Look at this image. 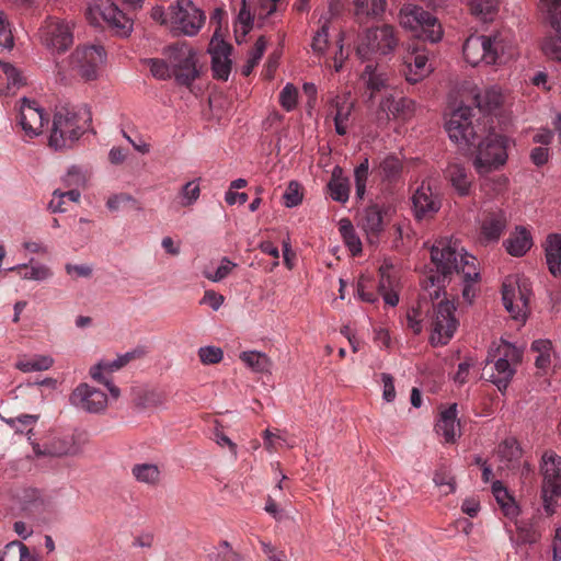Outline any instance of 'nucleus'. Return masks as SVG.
Listing matches in <instances>:
<instances>
[{"label":"nucleus","mask_w":561,"mask_h":561,"mask_svg":"<svg viewBox=\"0 0 561 561\" xmlns=\"http://www.w3.org/2000/svg\"><path fill=\"white\" fill-rule=\"evenodd\" d=\"M433 268L422 280L424 293L416 308H412L407 314L408 327L415 333L422 330L423 308L427 306V299L434 301L440 297L447 283L457 278L462 285V298L471 302L477 293L479 272L477 259L453 238H440L431 249Z\"/></svg>","instance_id":"nucleus-1"},{"label":"nucleus","mask_w":561,"mask_h":561,"mask_svg":"<svg viewBox=\"0 0 561 561\" xmlns=\"http://www.w3.org/2000/svg\"><path fill=\"white\" fill-rule=\"evenodd\" d=\"M473 110L459 106L446 122V130L459 149L474 152L473 165L481 175L504 165L507 159L508 139L505 136L490 134L478 119L473 122Z\"/></svg>","instance_id":"nucleus-2"},{"label":"nucleus","mask_w":561,"mask_h":561,"mask_svg":"<svg viewBox=\"0 0 561 561\" xmlns=\"http://www.w3.org/2000/svg\"><path fill=\"white\" fill-rule=\"evenodd\" d=\"M466 61L476 67L484 65H503L515 55V46L510 34L500 32L493 36L470 35L462 47Z\"/></svg>","instance_id":"nucleus-3"},{"label":"nucleus","mask_w":561,"mask_h":561,"mask_svg":"<svg viewBox=\"0 0 561 561\" xmlns=\"http://www.w3.org/2000/svg\"><path fill=\"white\" fill-rule=\"evenodd\" d=\"M92 116L85 106L56 107L48 145L55 150L72 148L85 133Z\"/></svg>","instance_id":"nucleus-4"},{"label":"nucleus","mask_w":561,"mask_h":561,"mask_svg":"<svg viewBox=\"0 0 561 561\" xmlns=\"http://www.w3.org/2000/svg\"><path fill=\"white\" fill-rule=\"evenodd\" d=\"M522 351L513 344L501 341L496 347H491L488 354V364L491 366L490 381L494 383L500 391H505L508 387L516 369V365L522 360Z\"/></svg>","instance_id":"nucleus-5"},{"label":"nucleus","mask_w":561,"mask_h":561,"mask_svg":"<svg viewBox=\"0 0 561 561\" xmlns=\"http://www.w3.org/2000/svg\"><path fill=\"white\" fill-rule=\"evenodd\" d=\"M399 21L402 27L431 43L438 42L443 36V30L437 18L416 4H404L400 9Z\"/></svg>","instance_id":"nucleus-6"},{"label":"nucleus","mask_w":561,"mask_h":561,"mask_svg":"<svg viewBox=\"0 0 561 561\" xmlns=\"http://www.w3.org/2000/svg\"><path fill=\"white\" fill-rule=\"evenodd\" d=\"M399 44L397 31L390 24L368 28L360 37L356 54L360 59H369L373 55L391 54Z\"/></svg>","instance_id":"nucleus-7"},{"label":"nucleus","mask_w":561,"mask_h":561,"mask_svg":"<svg viewBox=\"0 0 561 561\" xmlns=\"http://www.w3.org/2000/svg\"><path fill=\"white\" fill-rule=\"evenodd\" d=\"M163 55L168 58L178 83L188 87L198 77L195 53L186 43L167 46Z\"/></svg>","instance_id":"nucleus-8"},{"label":"nucleus","mask_w":561,"mask_h":561,"mask_svg":"<svg viewBox=\"0 0 561 561\" xmlns=\"http://www.w3.org/2000/svg\"><path fill=\"white\" fill-rule=\"evenodd\" d=\"M530 288L526 279L510 275L502 284V299L506 310L515 320H525L529 312Z\"/></svg>","instance_id":"nucleus-9"},{"label":"nucleus","mask_w":561,"mask_h":561,"mask_svg":"<svg viewBox=\"0 0 561 561\" xmlns=\"http://www.w3.org/2000/svg\"><path fill=\"white\" fill-rule=\"evenodd\" d=\"M456 308L453 302L442 300L437 305L433 304L431 314V344L433 346L446 345L454 336L458 320L455 318Z\"/></svg>","instance_id":"nucleus-10"},{"label":"nucleus","mask_w":561,"mask_h":561,"mask_svg":"<svg viewBox=\"0 0 561 561\" xmlns=\"http://www.w3.org/2000/svg\"><path fill=\"white\" fill-rule=\"evenodd\" d=\"M539 9L545 21L554 31L543 39L542 53L549 59L561 64V0H539Z\"/></svg>","instance_id":"nucleus-11"},{"label":"nucleus","mask_w":561,"mask_h":561,"mask_svg":"<svg viewBox=\"0 0 561 561\" xmlns=\"http://www.w3.org/2000/svg\"><path fill=\"white\" fill-rule=\"evenodd\" d=\"M105 50L99 45L79 46L69 58L70 69L84 80H94L105 61Z\"/></svg>","instance_id":"nucleus-12"},{"label":"nucleus","mask_w":561,"mask_h":561,"mask_svg":"<svg viewBox=\"0 0 561 561\" xmlns=\"http://www.w3.org/2000/svg\"><path fill=\"white\" fill-rule=\"evenodd\" d=\"M169 10L172 27L186 36L196 35L204 25L206 19L204 12L191 0H178L176 4L171 5Z\"/></svg>","instance_id":"nucleus-13"},{"label":"nucleus","mask_w":561,"mask_h":561,"mask_svg":"<svg viewBox=\"0 0 561 561\" xmlns=\"http://www.w3.org/2000/svg\"><path fill=\"white\" fill-rule=\"evenodd\" d=\"M390 207L380 204H370L360 216L359 227L366 233L370 244L379 242L386 227L390 222Z\"/></svg>","instance_id":"nucleus-14"},{"label":"nucleus","mask_w":561,"mask_h":561,"mask_svg":"<svg viewBox=\"0 0 561 561\" xmlns=\"http://www.w3.org/2000/svg\"><path fill=\"white\" fill-rule=\"evenodd\" d=\"M42 39L48 48L65 51L73 43L72 27L64 20L49 18L42 27Z\"/></svg>","instance_id":"nucleus-15"},{"label":"nucleus","mask_w":561,"mask_h":561,"mask_svg":"<svg viewBox=\"0 0 561 561\" xmlns=\"http://www.w3.org/2000/svg\"><path fill=\"white\" fill-rule=\"evenodd\" d=\"M49 117L36 101L21 100L18 123L24 131V136L34 138L42 134L43 127L48 124Z\"/></svg>","instance_id":"nucleus-16"},{"label":"nucleus","mask_w":561,"mask_h":561,"mask_svg":"<svg viewBox=\"0 0 561 561\" xmlns=\"http://www.w3.org/2000/svg\"><path fill=\"white\" fill-rule=\"evenodd\" d=\"M73 405L90 412H103L107 405V396L104 391L87 383L79 385L70 396Z\"/></svg>","instance_id":"nucleus-17"},{"label":"nucleus","mask_w":561,"mask_h":561,"mask_svg":"<svg viewBox=\"0 0 561 561\" xmlns=\"http://www.w3.org/2000/svg\"><path fill=\"white\" fill-rule=\"evenodd\" d=\"M433 69V65L428 59L427 50L422 47H415L404 57L403 68L401 71L407 81L414 84L427 77Z\"/></svg>","instance_id":"nucleus-18"},{"label":"nucleus","mask_w":561,"mask_h":561,"mask_svg":"<svg viewBox=\"0 0 561 561\" xmlns=\"http://www.w3.org/2000/svg\"><path fill=\"white\" fill-rule=\"evenodd\" d=\"M542 494L546 503V508L561 494V460L554 457L543 459L542 465Z\"/></svg>","instance_id":"nucleus-19"},{"label":"nucleus","mask_w":561,"mask_h":561,"mask_svg":"<svg viewBox=\"0 0 561 561\" xmlns=\"http://www.w3.org/2000/svg\"><path fill=\"white\" fill-rule=\"evenodd\" d=\"M96 11L103 21L117 35L128 36L133 30V21L111 0H101L96 4Z\"/></svg>","instance_id":"nucleus-20"},{"label":"nucleus","mask_w":561,"mask_h":561,"mask_svg":"<svg viewBox=\"0 0 561 561\" xmlns=\"http://www.w3.org/2000/svg\"><path fill=\"white\" fill-rule=\"evenodd\" d=\"M412 204L415 218L419 220L433 218L440 209L439 197L432 192V188L422 184L412 196Z\"/></svg>","instance_id":"nucleus-21"},{"label":"nucleus","mask_w":561,"mask_h":561,"mask_svg":"<svg viewBox=\"0 0 561 561\" xmlns=\"http://www.w3.org/2000/svg\"><path fill=\"white\" fill-rule=\"evenodd\" d=\"M415 104L407 98L396 100L392 95L385 98L379 105V118L390 119L402 118L408 119L414 112Z\"/></svg>","instance_id":"nucleus-22"},{"label":"nucleus","mask_w":561,"mask_h":561,"mask_svg":"<svg viewBox=\"0 0 561 561\" xmlns=\"http://www.w3.org/2000/svg\"><path fill=\"white\" fill-rule=\"evenodd\" d=\"M444 174L460 196L469 195L473 176L462 163L457 161L449 162Z\"/></svg>","instance_id":"nucleus-23"},{"label":"nucleus","mask_w":561,"mask_h":561,"mask_svg":"<svg viewBox=\"0 0 561 561\" xmlns=\"http://www.w3.org/2000/svg\"><path fill=\"white\" fill-rule=\"evenodd\" d=\"M366 89L369 91V100L379 92H387L390 87V78L385 69L379 66L367 65L360 76Z\"/></svg>","instance_id":"nucleus-24"},{"label":"nucleus","mask_w":561,"mask_h":561,"mask_svg":"<svg viewBox=\"0 0 561 561\" xmlns=\"http://www.w3.org/2000/svg\"><path fill=\"white\" fill-rule=\"evenodd\" d=\"M82 450L73 435L53 436L46 442V451L50 457L76 456Z\"/></svg>","instance_id":"nucleus-25"},{"label":"nucleus","mask_w":561,"mask_h":561,"mask_svg":"<svg viewBox=\"0 0 561 561\" xmlns=\"http://www.w3.org/2000/svg\"><path fill=\"white\" fill-rule=\"evenodd\" d=\"M506 227V216L502 210L485 215L481 224V234L485 241H496Z\"/></svg>","instance_id":"nucleus-26"},{"label":"nucleus","mask_w":561,"mask_h":561,"mask_svg":"<svg viewBox=\"0 0 561 561\" xmlns=\"http://www.w3.org/2000/svg\"><path fill=\"white\" fill-rule=\"evenodd\" d=\"M543 247L549 272L561 277V234H549Z\"/></svg>","instance_id":"nucleus-27"},{"label":"nucleus","mask_w":561,"mask_h":561,"mask_svg":"<svg viewBox=\"0 0 561 561\" xmlns=\"http://www.w3.org/2000/svg\"><path fill=\"white\" fill-rule=\"evenodd\" d=\"M456 420H457V404L454 403L447 409L442 411L435 430L437 434L442 435L446 443H454L456 438Z\"/></svg>","instance_id":"nucleus-28"},{"label":"nucleus","mask_w":561,"mask_h":561,"mask_svg":"<svg viewBox=\"0 0 561 561\" xmlns=\"http://www.w3.org/2000/svg\"><path fill=\"white\" fill-rule=\"evenodd\" d=\"M354 14L359 23L380 16L386 9V0H354Z\"/></svg>","instance_id":"nucleus-29"},{"label":"nucleus","mask_w":561,"mask_h":561,"mask_svg":"<svg viewBox=\"0 0 561 561\" xmlns=\"http://www.w3.org/2000/svg\"><path fill=\"white\" fill-rule=\"evenodd\" d=\"M504 244L511 255L523 256L533 247V240L530 233L525 228L519 227L516 228Z\"/></svg>","instance_id":"nucleus-30"},{"label":"nucleus","mask_w":561,"mask_h":561,"mask_svg":"<svg viewBox=\"0 0 561 561\" xmlns=\"http://www.w3.org/2000/svg\"><path fill=\"white\" fill-rule=\"evenodd\" d=\"M330 196L340 203H346L350 196V182L348 179L343 176V171L340 167H335L332 172L330 182L328 183Z\"/></svg>","instance_id":"nucleus-31"},{"label":"nucleus","mask_w":561,"mask_h":561,"mask_svg":"<svg viewBox=\"0 0 561 561\" xmlns=\"http://www.w3.org/2000/svg\"><path fill=\"white\" fill-rule=\"evenodd\" d=\"M131 474L139 483L157 486L161 481V470L154 463H136L131 468Z\"/></svg>","instance_id":"nucleus-32"},{"label":"nucleus","mask_w":561,"mask_h":561,"mask_svg":"<svg viewBox=\"0 0 561 561\" xmlns=\"http://www.w3.org/2000/svg\"><path fill=\"white\" fill-rule=\"evenodd\" d=\"M522 455V450L515 438H507L499 445L497 456L502 462L501 469L514 468Z\"/></svg>","instance_id":"nucleus-33"},{"label":"nucleus","mask_w":561,"mask_h":561,"mask_svg":"<svg viewBox=\"0 0 561 561\" xmlns=\"http://www.w3.org/2000/svg\"><path fill=\"white\" fill-rule=\"evenodd\" d=\"M0 561H38V559L24 543L14 540L4 547Z\"/></svg>","instance_id":"nucleus-34"},{"label":"nucleus","mask_w":561,"mask_h":561,"mask_svg":"<svg viewBox=\"0 0 561 561\" xmlns=\"http://www.w3.org/2000/svg\"><path fill=\"white\" fill-rule=\"evenodd\" d=\"M332 104L335 107V115H334L335 131L340 136H344L347 133L348 121H350L351 114L353 112L354 105H353V103L347 102L346 100H344L342 102L339 100H333Z\"/></svg>","instance_id":"nucleus-35"},{"label":"nucleus","mask_w":561,"mask_h":561,"mask_svg":"<svg viewBox=\"0 0 561 561\" xmlns=\"http://www.w3.org/2000/svg\"><path fill=\"white\" fill-rule=\"evenodd\" d=\"M531 351L537 354L535 364L540 370L546 371L552 363V344L549 340H537L531 344Z\"/></svg>","instance_id":"nucleus-36"},{"label":"nucleus","mask_w":561,"mask_h":561,"mask_svg":"<svg viewBox=\"0 0 561 561\" xmlns=\"http://www.w3.org/2000/svg\"><path fill=\"white\" fill-rule=\"evenodd\" d=\"M9 272H15L23 279H32V280H45L49 278L53 273L49 267L37 264V265H27L20 264L8 270Z\"/></svg>","instance_id":"nucleus-37"},{"label":"nucleus","mask_w":561,"mask_h":561,"mask_svg":"<svg viewBox=\"0 0 561 561\" xmlns=\"http://www.w3.org/2000/svg\"><path fill=\"white\" fill-rule=\"evenodd\" d=\"M492 492L496 499V502L502 507L504 515L510 518L516 517L518 514V507L500 481H495L493 483Z\"/></svg>","instance_id":"nucleus-38"},{"label":"nucleus","mask_w":561,"mask_h":561,"mask_svg":"<svg viewBox=\"0 0 561 561\" xmlns=\"http://www.w3.org/2000/svg\"><path fill=\"white\" fill-rule=\"evenodd\" d=\"M240 359L254 373H268L272 367L271 359L265 354L255 351L242 352Z\"/></svg>","instance_id":"nucleus-39"},{"label":"nucleus","mask_w":561,"mask_h":561,"mask_svg":"<svg viewBox=\"0 0 561 561\" xmlns=\"http://www.w3.org/2000/svg\"><path fill=\"white\" fill-rule=\"evenodd\" d=\"M340 233L348 247L350 251L356 255L362 252V242L355 232L352 221L347 218H343L339 222Z\"/></svg>","instance_id":"nucleus-40"},{"label":"nucleus","mask_w":561,"mask_h":561,"mask_svg":"<svg viewBox=\"0 0 561 561\" xmlns=\"http://www.w3.org/2000/svg\"><path fill=\"white\" fill-rule=\"evenodd\" d=\"M396 284V275H380L378 294L382 296L385 304L390 307H396L399 302V296L394 290Z\"/></svg>","instance_id":"nucleus-41"},{"label":"nucleus","mask_w":561,"mask_h":561,"mask_svg":"<svg viewBox=\"0 0 561 561\" xmlns=\"http://www.w3.org/2000/svg\"><path fill=\"white\" fill-rule=\"evenodd\" d=\"M54 360L51 357L46 355H36L32 358H21L16 363V368L21 371L28 373V371H41V370H47L51 367Z\"/></svg>","instance_id":"nucleus-42"},{"label":"nucleus","mask_w":561,"mask_h":561,"mask_svg":"<svg viewBox=\"0 0 561 561\" xmlns=\"http://www.w3.org/2000/svg\"><path fill=\"white\" fill-rule=\"evenodd\" d=\"M502 101V94L495 89H488L483 94L474 95V103L479 111H492L499 107Z\"/></svg>","instance_id":"nucleus-43"},{"label":"nucleus","mask_w":561,"mask_h":561,"mask_svg":"<svg viewBox=\"0 0 561 561\" xmlns=\"http://www.w3.org/2000/svg\"><path fill=\"white\" fill-rule=\"evenodd\" d=\"M538 539L539 535L537 531L527 525H517L516 535L510 531V540L516 548H519L524 545H533L537 542Z\"/></svg>","instance_id":"nucleus-44"},{"label":"nucleus","mask_w":561,"mask_h":561,"mask_svg":"<svg viewBox=\"0 0 561 561\" xmlns=\"http://www.w3.org/2000/svg\"><path fill=\"white\" fill-rule=\"evenodd\" d=\"M236 267V263L230 261L228 257H222L219 266L215 271H211L208 266H206L203 270V275L214 283H219L224 280Z\"/></svg>","instance_id":"nucleus-45"},{"label":"nucleus","mask_w":561,"mask_h":561,"mask_svg":"<svg viewBox=\"0 0 561 561\" xmlns=\"http://www.w3.org/2000/svg\"><path fill=\"white\" fill-rule=\"evenodd\" d=\"M167 400L163 391L158 389H150L139 394L137 405L144 409H152L162 405Z\"/></svg>","instance_id":"nucleus-46"},{"label":"nucleus","mask_w":561,"mask_h":561,"mask_svg":"<svg viewBox=\"0 0 561 561\" xmlns=\"http://www.w3.org/2000/svg\"><path fill=\"white\" fill-rule=\"evenodd\" d=\"M24 510L31 514H39L44 508L45 503L41 491L36 489H27L23 494Z\"/></svg>","instance_id":"nucleus-47"},{"label":"nucleus","mask_w":561,"mask_h":561,"mask_svg":"<svg viewBox=\"0 0 561 561\" xmlns=\"http://www.w3.org/2000/svg\"><path fill=\"white\" fill-rule=\"evenodd\" d=\"M402 170L401 161L394 156L386 157L379 164L380 174L388 181L396 180Z\"/></svg>","instance_id":"nucleus-48"},{"label":"nucleus","mask_w":561,"mask_h":561,"mask_svg":"<svg viewBox=\"0 0 561 561\" xmlns=\"http://www.w3.org/2000/svg\"><path fill=\"white\" fill-rule=\"evenodd\" d=\"M201 195V187L196 180L188 181L185 183L181 191L180 196L182 198L181 205L183 207H190L196 203Z\"/></svg>","instance_id":"nucleus-49"},{"label":"nucleus","mask_w":561,"mask_h":561,"mask_svg":"<svg viewBox=\"0 0 561 561\" xmlns=\"http://www.w3.org/2000/svg\"><path fill=\"white\" fill-rule=\"evenodd\" d=\"M266 48V39L261 36L256 39L254 47L250 51V57L245 67L243 68V75L249 76L253 68L259 65Z\"/></svg>","instance_id":"nucleus-50"},{"label":"nucleus","mask_w":561,"mask_h":561,"mask_svg":"<svg viewBox=\"0 0 561 561\" xmlns=\"http://www.w3.org/2000/svg\"><path fill=\"white\" fill-rule=\"evenodd\" d=\"M150 68L152 76L160 80L170 79L172 75V67L163 59L151 58L146 60Z\"/></svg>","instance_id":"nucleus-51"},{"label":"nucleus","mask_w":561,"mask_h":561,"mask_svg":"<svg viewBox=\"0 0 561 561\" xmlns=\"http://www.w3.org/2000/svg\"><path fill=\"white\" fill-rule=\"evenodd\" d=\"M123 364L117 356L116 359L113 360H102L98 365L93 366L90 369L91 377L96 381H102L103 371L113 373L123 368Z\"/></svg>","instance_id":"nucleus-52"},{"label":"nucleus","mask_w":561,"mask_h":561,"mask_svg":"<svg viewBox=\"0 0 561 561\" xmlns=\"http://www.w3.org/2000/svg\"><path fill=\"white\" fill-rule=\"evenodd\" d=\"M298 90L293 83H287L279 93V103L287 112L297 105Z\"/></svg>","instance_id":"nucleus-53"},{"label":"nucleus","mask_w":561,"mask_h":561,"mask_svg":"<svg viewBox=\"0 0 561 561\" xmlns=\"http://www.w3.org/2000/svg\"><path fill=\"white\" fill-rule=\"evenodd\" d=\"M0 70L5 76L9 88H20L25 84L24 77L11 64L0 61Z\"/></svg>","instance_id":"nucleus-54"},{"label":"nucleus","mask_w":561,"mask_h":561,"mask_svg":"<svg viewBox=\"0 0 561 561\" xmlns=\"http://www.w3.org/2000/svg\"><path fill=\"white\" fill-rule=\"evenodd\" d=\"M497 4L499 0H471L470 10L472 14L486 19L496 10Z\"/></svg>","instance_id":"nucleus-55"},{"label":"nucleus","mask_w":561,"mask_h":561,"mask_svg":"<svg viewBox=\"0 0 561 561\" xmlns=\"http://www.w3.org/2000/svg\"><path fill=\"white\" fill-rule=\"evenodd\" d=\"M198 357L205 365L218 364L224 358V352L220 347L205 346L198 350Z\"/></svg>","instance_id":"nucleus-56"},{"label":"nucleus","mask_w":561,"mask_h":561,"mask_svg":"<svg viewBox=\"0 0 561 561\" xmlns=\"http://www.w3.org/2000/svg\"><path fill=\"white\" fill-rule=\"evenodd\" d=\"M211 69L216 79L226 81L231 71V60L229 58H213Z\"/></svg>","instance_id":"nucleus-57"},{"label":"nucleus","mask_w":561,"mask_h":561,"mask_svg":"<svg viewBox=\"0 0 561 561\" xmlns=\"http://www.w3.org/2000/svg\"><path fill=\"white\" fill-rule=\"evenodd\" d=\"M231 49H232L231 45H229L228 43H226L222 39H218L216 35L210 41L209 54L211 55V59L213 58H229Z\"/></svg>","instance_id":"nucleus-58"},{"label":"nucleus","mask_w":561,"mask_h":561,"mask_svg":"<svg viewBox=\"0 0 561 561\" xmlns=\"http://www.w3.org/2000/svg\"><path fill=\"white\" fill-rule=\"evenodd\" d=\"M434 483L439 488H446L444 491L445 494L453 493L455 491V481L454 478L450 476V473L444 469L440 468L436 470L434 478Z\"/></svg>","instance_id":"nucleus-59"},{"label":"nucleus","mask_w":561,"mask_h":561,"mask_svg":"<svg viewBox=\"0 0 561 561\" xmlns=\"http://www.w3.org/2000/svg\"><path fill=\"white\" fill-rule=\"evenodd\" d=\"M215 561H241V557L231 548L228 541H222L217 547Z\"/></svg>","instance_id":"nucleus-60"},{"label":"nucleus","mask_w":561,"mask_h":561,"mask_svg":"<svg viewBox=\"0 0 561 561\" xmlns=\"http://www.w3.org/2000/svg\"><path fill=\"white\" fill-rule=\"evenodd\" d=\"M37 421L36 415L22 414L14 419L7 420V423L15 430V432H23L24 428L32 426Z\"/></svg>","instance_id":"nucleus-61"},{"label":"nucleus","mask_w":561,"mask_h":561,"mask_svg":"<svg viewBox=\"0 0 561 561\" xmlns=\"http://www.w3.org/2000/svg\"><path fill=\"white\" fill-rule=\"evenodd\" d=\"M285 205L287 207H295L301 203V194L299 192V184L290 182L284 193Z\"/></svg>","instance_id":"nucleus-62"},{"label":"nucleus","mask_w":561,"mask_h":561,"mask_svg":"<svg viewBox=\"0 0 561 561\" xmlns=\"http://www.w3.org/2000/svg\"><path fill=\"white\" fill-rule=\"evenodd\" d=\"M0 46L11 48L13 46V35L9 23L4 19L3 12L0 11Z\"/></svg>","instance_id":"nucleus-63"},{"label":"nucleus","mask_w":561,"mask_h":561,"mask_svg":"<svg viewBox=\"0 0 561 561\" xmlns=\"http://www.w3.org/2000/svg\"><path fill=\"white\" fill-rule=\"evenodd\" d=\"M357 293L363 301L375 304L378 300L380 294L370 290L364 279L357 283Z\"/></svg>","instance_id":"nucleus-64"}]
</instances>
